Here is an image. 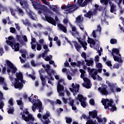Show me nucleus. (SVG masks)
<instances>
[{"label": "nucleus", "instance_id": "obj_1", "mask_svg": "<svg viewBox=\"0 0 124 124\" xmlns=\"http://www.w3.org/2000/svg\"><path fill=\"white\" fill-rule=\"evenodd\" d=\"M8 39L9 41H6L8 45H10L13 50L15 49V52H18L20 50V44L19 43H15V39L12 36H9Z\"/></svg>", "mask_w": 124, "mask_h": 124}, {"label": "nucleus", "instance_id": "obj_2", "mask_svg": "<svg viewBox=\"0 0 124 124\" xmlns=\"http://www.w3.org/2000/svg\"><path fill=\"white\" fill-rule=\"evenodd\" d=\"M6 63L7 64V66H8L7 70L8 74H9L10 72H12V74H15L16 73V71L18 70V69H17V68L14 66L13 63L8 60H6Z\"/></svg>", "mask_w": 124, "mask_h": 124}, {"label": "nucleus", "instance_id": "obj_3", "mask_svg": "<svg viewBox=\"0 0 124 124\" xmlns=\"http://www.w3.org/2000/svg\"><path fill=\"white\" fill-rule=\"evenodd\" d=\"M36 109H39V112L41 113L43 108H42V102L40 100H38V103H34L32 106V110L33 112H35Z\"/></svg>", "mask_w": 124, "mask_h": 124}, {"label": "nucleus", "instance_id": "obj_4", "mask_svg": "<svg viewBox=\"0 0 124 124\" xmlns=\"http://www.w3.org/2000/svg\"><path fill=\"white\" fill-rule=\"evenodd\" d=\"M43 2V3L44 4H45V5H47L49 7L50 9H51L53 12H55V13H57V14H60V11L58 10V7H57V5H52V6L51 4H50V2L47 1V0H41Z\"/></svg>", "mask_w": 124, "mask_h": 124}, {"label": "nucleus", "instance_id": "obj_5", "mask_svg": "<svg viewBox=\"0 0 124 124\" xmlns=\"http://www.w3.org/2000/svg\"><path fill=\"white\" fill-rule=\"evenodd\" d=\"M62 9H66L69 12V13H72L74 12L77 7L74 4H70V5H63L61 7Z\"/></svg>", "mask_w": 124, "mask_h": 124}, {"label": "nucleus", "instance_id": "obj_6", "mask_svg": "<svg viewBox=\"0 0 124 124\" xmlns=\"http://www.w3.org/2000/svg\"><path fill=\"white\" fill-rule=\"evenodd\" d=\"M80 78L83 79V80L85 82V84L82 83L83 87L86 89H91V86L90 85H91V80H90L88 78H85V74H81Z\"/></svg>", "mask_w": 124, "mask_h": 124}, {"label": "nucleus", "instance_id": "obj_7", "mask_svg": "<svg viewBox=\"0 0 124 124\" xmlns=\"http://www.w3.org/2000/svg\"><path fill=\"white\" fill-rule=\"evenodd\" d=\"M22 118L25 122H27V124H33L34 118L32 117L31 114H29L28 117H26L25 114H23Z\"/></svg>", "mask_w": 124, "mask_h": 124}, {"label": "nucleus", "instance_id": "obj_8", "mask_svg": "<svg viewBox=\"0 0 124 124\" xmlns=\"http://www.w3.org/2000/svg\"><path fill=\"white\" fill-rule=\"evenodd\" d=\"M37 1L38 4H40L41 6H36L35 7L33 6L34 9L36 10H41V11H44V12H46V11H47L48 7L44 5L41 4V1H40V0H37V1Z\"/></svg>", "mask_w": 124, "mask_h": 124}, {"label": "nucleus", "instance_id": "obj_9", "mask_svg": "<svg viewBox=\"0 0 124 124\" xmlns=\"http://www.w3.org/2000/svg\"><path fill=\"white\" fill-rule=\"evenodd\" d=\"M94 70V69H91V67H90L87 68V71L89 72L93 79V80H96V75H97L98 72L97 70H96L95 71L93 72Z\"/></svg>", "mask_w": 124, "mask_h": 124}, {"label": "nucleus", "instance_id": "obj_10", "mask_svg": "<svg viewBox=\"0 0 124 124\" xmlns=\"http://www.w3.org/2000/svg\"><path fill=\"white\" fill-rule=\"evenodd\" d=\"M78 98L80 102V105L83 108H86L87 107V103H86V102L85 100H86V98L84 97L83 95L78 94Z\"/></svg>", "mask_w": 124, "mask_h": 124}, {"label": "nucleus", "instance_id": "obj_11", "mask_svg": "<svg viewBox=\"0 0 124 124\" xmlns=\"http://www.w3.org/2000/svg\"><path fill=\"white\" fill-rule=\"evenodd\" d=\"M49 117H50V112L47 111L46 113L42 116V118L45 120V121L42 120V122H43V124H49V123H51V121H50V120L48 118Z\"/></svg>", "mask_w": 124, "mask_h": 124}, {"label": "nucleus", "instance_id": "obj_12", "mask_svg": "<svg viewBox=\"0 0 124 124\" xmlns=\"http://www.w3.org/2000/svg\"><path fill=\"white\" fill-rule=\"evenodd\" d=\"M44 15L45 16V19L48 23H49L50 24H52V25H53L54 26H56V20L54 18H53L51 16H48L46 14H44Z\"/></svg>", "mask_w": 124, "mask_h": 124}, {"label": "nucleus", "instance_id": "obj_13", "mask_svg": "<svg viewBox=\"0 0 124 124\" xmlns=\"http://www.w3.org/2000/svg\"><path fill=\"white\" fill-rule=\"evenodd\" d=\"M83 1H84L83 2ZM92 3V0H78V5H80L81 7H84V6H86V5H87L88 3Z\"/></svg>", "mask_w": 124, "mask_h": 124}, {"label": "nucleus", "instance_id": "obj_14", "mask_svg": "<svg viewBox=\"0 0 124 124\" xmlns=\"http://www.w3.org/2000/svg\"><path fill=\"white\" fill-rule=\"evenodd\" d=\"M5 98L3 97V93L1 91H0V109H2L4 107V103H3V100Z\"/></svg>", "mask_w": 124, "mask_h": 124}, {"label": "nucleus", "instance_id": "obj_15", "mask_svg": "<svg viewBox=\"0 0 124 124\" xmlns=\"http://www.w3.org/2000/svg\"><path fill=\"white\" fill-rule=\"evenodd\" d=\"M16 1H20L19 3L21 6H23V8H25L26 9H28V8H29V4L28 3L27 1L22 0H16Z\"/></svg>", "mask_w": 124, "mask_h": 124}, {"label": "nucleus", "instance_id": "obj_16", "mask_svg": "<svg viewBox=\"0 0 124 124\" xmlns=\"http://www.w3.org/2000/svg\"><path fill=\"white\" fill-rule=\"evenodd\" d=\"M98 91L102 94V95H108V91L106 87H99Z\"/></svg>", "mask_w": 124, "mask_h": 124}, {"label": "nucleus", "instance_id": "obj_17", "mask_svg": "<svg viewBox=\"0 0 124 124\" xmlns=\"http://www.w3.org/2000/svg\"><path fill=\"white\" fill-rule=\"evenodd\" d=\"M14 87L15 89H18L19 90H21L23 89L24 85H23V83L20 82L19 80H16L14 84Z\"/></svg>", "mask_w": 124, "mask_h": 124}, {"label": "nucleus", "instance_id": "obj_18", "mask_svg": "<svg viewBox=\"0 0 124 124\" xmlns=\"http://www.w3.org/2000/svg\"><path fill=\"white\" fill-rule=\"evenodd\" d=\"M16 79H15V81L18 80L23 82V74L22 73H16Z\"/></svg>", "mask_w": 124, "mask_h": 124}, {"label": "nucleus", "instance_id": "obj_19", "mask_svg": "<svg viewBox=\"0 0 124 124\" xmlns=\"http://www.w3.org/2000/svg\"><path fill=\"white\" fill-rule=\"evenodd\" d=\"M57 27L59 28L61 31H63V32H64L65 33H66V32H67V29H66V27L63 26V25L62 24H58Z\"/></svg>", "mask_w": 124, "mask_h": 124}, {"label": "nucleus", "instance_id": "obj_20", "mask_svg": "<svg viewBox=\"0 0 124 124\" xmlns=\"http://www.w3.org/2000/svg\"><path fill=\"white\" fill-rule=\"evenodd\" d=\"M112 57L114 59V61L115 62H119L120 63H123V59L121 57H119L115 54L112 53Z\"/></svg>", "mask_w": 124, "mask_h": 124}, {"label": "nucleus", "instance_id": "obj_21", "mask_svg": "<svg viewBox=\"0 0 124 124\" xmlns=\"http://www.w3.org/2000/svg\"><path fill=\"white\" fill-rule=\"evenodd\" d=\"M22 22L25 26L26 27H31V23L30 22V21H29V19L28 18H26L25 20L22 19Z\"/></svg>", "mask_w": 124, "mask_h": 124}, {"label": "nucleus", "instance_id": "obj_22", "mask_svg": "<svg viewBox=\"0 0 124 124\" xmlns=\"http://www.w3.org/2000/svg\"><path fill=\"white\" fill-rule=\"evenodd\" d=\"M76 86H75L74 83L72 84V87L73 89H74L75 93H79V88H80V85L76 83ZM76 89H77V90H76Z\"/></svg>", "mask_w": 124, "mask_h": 124}, {"label": "nucleus", "instance_id": "obj_23", "mask_svg": "<svg viewBox=\"0 0 124 124\" xmlns=\"http://www.w3.org/2000/svg\"><path fill=\"white\" fill-rule=\"evenodd\" d=\"M74 46L76 48L77 51L78 52H80V50H81V48H82V46L80 45L77 42L75 41L74 42Z\"/></svg>", "mask_w": 124, "mask_h": 124}, {"label": "nucleus", "instance_id": "obj_24", "mask_svg": "<svg viewBox=\"0 0 124 124\" xmlns=\"http://www.w3.org/2000/svg\"><path fill=\"white\" fill-rule=\"evenodd\" d=\"M89 116H91L92 119H95L97 117V111H89Z\"/></svg>", "mask_w": 124, "mask_h": 124}, {"label": "nucleus", "instance_id": "obj_25", "mask_svg": "<svg viewBox=\"0 0 124 124\" xmlns=\"http://www.w3.org/2000/svg\"><path fill=\"white\" fill-rule=\"evenodd\" d=\"M64 90V87L63 85H62L61 83H58L57 85V92L58 93H60V92H62Z\"/></svg>", "mask_w": 124, "mask_h": 124}, {"label": "nucleus", "instance_id": "obj_26", "mask_svg": "<svg viewBox=\"0 0 124 124\" xmlns=\"http://www.w3.org/2000/svg\"><path fill=\"white\" fill-rule=\"evenodd\" d=\"M109 101V99H104L103 100H102L101 102L104 106L105 109H108V106H107V102Z\"/></svg>", "mask_w": 124, "mask_h": 124}, {"label": "nucleus", "instance_id": "obj_27", "mask_svg": "<svg viewBox=\"0 0 124 124\" xmlns=\"http://www.w3.org/2000/svg\"><path fill=\"white\" fill-rule=\"evenodd\" d=\"M85 62H86V65L88 66H93V60H88L85 59Z\"/></svg>", "mask_w": 124, "mask_h": 124}, {"label": "nucleus", "instance_id": "obj_28", "mask_svg": "<svg viewBox=\"0 0 124 124\" xmlns=\"http://www.w3.org/2000/svg\"><path fill=\"white\" fill-rule=\"evenodd\" d=\"M117 7V6L114 4V3L112 4V5L110 6V12L111 13H113V12H116L117 10H116V8Z\"/></svg>", "mask_w": 124, "mask_h": 124}, {"label": "nucleus", "instance_id": "obj_29", "mask_svg": "<svg viewBox=\"0 0 124 124\" xmlns=\"http://www.w3.org/2000/svg\"><path fill=\"white\" fill-rule=\"evenodd\" d=\"M116 54V55H119L120 54V50L118 48H113L112 50L111 55L113 56V54Z\"/></svg>", "mask_w": 124, "mask_h": 124}, {"label": "nucleus", "instance_id": "obj_30", "mask_svg": "<svg viewBox=\"0 0 124 124\" xmlns=\"http://www.w3.org/2000/svg\"><path fill=\"white\" fill-rule=\"evenodd\" d=\"M85 17H86V18H89L91 19L92 18V16H93V14L92 13L91 11H89L87 13H86V14L84 15Z\"/></svg>", "mask_w": 124, "mask_h": 124}, {"label": "nucleus", "instance_id": "obj_31", "mask_svg": "<svg viewBox=\"0 0 124 124\" xmlns=\"http://www.w3.org/2000/svg\"><path fill=\"white\" fill-rule=\"evenodd\" d=\"M107 106H108V108H109V107H111V106H112L113 105V104H114V101H113L112 99H108V101L107 102Z\"/></svg>", "mask_w": 124, "mask_h": 124}, {"label": "nucleus", "instance_id": "obj_32", "mask_svg": "<svg viewBox=\"0 0 124 124\" xmlns=\"http://www.w3.org/2000/svg\"><path fill=\"white\" fill-rule=\"evenodd\" d=\"M22 37H23V35L22 36H21L20 35H16V39H17V40L19 41L20 43H22V42H23V39H22Z\"/></svg>", "mask_w": 124, "mask_h": 124}, {"label": "nucleus", "instance_id": "obj_33", "mask_svg": "<svg viewBox=\"0 0 124 124\" xmlns=\"http://www.w3.org/2000/svg\"><path fill=\"white\" fill-rule=\"evenodd\" d=\"M33 6H41V5L37 3V1H35L34 0H30Z\"/></svg>", "mask_w": 124, "mask_h": 124}, {"label": "nucleus", "instance_id": "obj_34", "mask_svg": "<svg viewBox=\"0 0 124 124\" xmlns=\"http://www.w3.org/2000/svg\"><path fill=\"white\" fill-rule=\"evenodd\" d=\"M108 110H110V111L114 112V111H116L117 107H116V105H112V106L110 107V108H108Z\"/></svg>", "mask_w": 124, "mask_h": 124}, {"label": "nucleus", "instance_id": "obj_35", "mask_svg": "<svg viewBox=\"0 0 124 124\" xmlns=\"http://www.w3.org/2000/svg\"><path fill=\"white\" fill-rule=\"evenodd\" d=\"M40 79L42 81V86H45V85H46V80H45V78L43 77V76H41Z\"/></svg>", "mask_w": 124, "mask_h": 124}, {"label": "nucleus", "instance_id": "obj_36", "mask_svg": "<svg viewBox=\"0 0 124 124\" xmlns=\"http://www.w3.org/2000/svg\"><path fill=\"white\" fill-rule=\"evenodd\" d=\"M17 11L18 12V14L20 15V16H24V11L22 9L20 8L19 7L17 8Z\"/></svg>", "mask_w": 124, "mask_h": 124}, {"label": "nucleus", "instance_id": "obj_37", "mask_svg": "<svg viewBox=\"0 0 124 124\" xmlns=\"http://www.w3.org/2000/svg\"><path fill=\"white\" fill-rule=\"evenodd\" d=\"M48 52H50V49H47L44 50V52L42 54V58L44 59V57H45V55H47L48 54Z\"/></svg>", "mask_w": 124, "mask_h": 124}, {"label": "nucleus", "instance_id": "obj_38", "mask_svg": "<svg viewBox=\"0 0 124 124\" xmlns=\"http://www.w3.org/2000/svg\"><path fill=\"white\" fill-rule=\"evenodd\" d=\"M9 107L10 108L7 111V112L8 113V114H13L14 113V108L12 107L11 108L10 107Z\"/></svg>", "mask_w": 124, "mask_h": 124}, {"label": "nucleus", "instance_id": "obj_39", "mask_svg": "<svg viewBox=\"0 0 124 124\" xmlns=\"http://www.w3.org/2000/svg\"><path fill=\"white\" fill-rule=\"evenodd\" d=\"M110 44H117V39H111L110 40Z\"/></svg>", "mask_w": 124, "mask_h": 124}, {"label": "nucleus", "instance_id": "obj_40", "mask_svg": "<svg viewBox=\"0 0 124 124\" xmlns=\"http://www.w3.org/2000/svg\"><path fill=\"white\" fill-rule=\"evenodd\" d=\"M1 66L3 67L1 71L2 74H5L6 73V67H3L2 65H1Z\"/></svg>", "mask_w": 124, "mask_h": 124}, {"label": "nucleus", "instance_id": "obj_41", "mask_svg": "<svg viewBox=\"0 0 124 124\" xmlns=\"http://www.w3.org/2000/svg\"><path fill=\"white\" fill-rule=\"evenodd\" d=\"M86 124H96L93 120H89L86 122Z\"/></svg>", "mask_w": 124, "mask_h": 124}, {"label": "nucleus", "instance_id": "obj_42", "mask_svg": "<svg viewBox=\"0 0 124 124\" xmlns=\"http://www.w3.org/2000/svg\"><path fill=\"white\" fill-rule=\"evenodd\" d=\"M52 55H50L49 57L47 56L46 58H44V59L45 60L46 62H49V61H51V59H52Z\"/></svg>", "mask_w": 124, "mask_h": 124}, {"label": "nucleus", "instance_id": "obj_43", "mask_svg": "<svg viewBox=\"0 0 124 124\" xmlns=\"http://www.w3.org/2000/svg\"><path fill=\"white\" fill-rule=\"evenodd\" d=\"M76 21H77L78 23H81V22H82V19L81 18V16H78L76 18Z\"/></svg>", "mask_w": 124, "mask_h": 124}, {"label": "nucleus", "instance_id": "obj_44", "mask_svg": "<svg viewBox=\"0 0 124 124\" xmlns=\"http://www.w3.org/2000/svg\"><path fill=\"white\" fill-rule=\"evenodd\" d=\"M82 58H83L84 59H85V61L87 59V54H86L85 52H82L81 55Z\"/></svg>", "mask_w": 124, "mask_h": 124}, {"label": "nucleus", "instance_id": "obj_45", "mask_svg": "<svg viewBox=\"0 0 124 124\" xmlns=\"http://www.w3.org/2000/svg\"><path fill=\"white\" fill-rule=\"evenodd\" d=\"M66 124H69L70 123H72V119L70 118H67L66 119Z\"/></svg>", "mask_w": 124, "mask_h": 124}, {"label": "nucleus", "instance_id": "obj_46", "mask_svg": "<svg viewBox=\"0 0 124 124\" xmlns=\"http://www.w3.org/2000/svg\"><path fill=\"white\" fill-rule=\"evenodd\" d=\"M42 49L41 45L37 44V51H40Z\"/></svg>", "mask_w": 124, "mask_h": 124}, {"label": "nucleus", "instance_id": "obj_47", "mask_svg": "<svg viewBox=\"0 0 124 124\" xmlns=\"http://www.w3.org/2000/svg\"><path fill=\"white\" fill-rule=\"evenodd\" d=\"M88 45V43L86 42H84V44L82 45L81 46L84 48V50L86 51L87 50V46Z\"/></svg>", "mask_w": 124, "mask_h": 124}, {"label": "nucleus", "instance_id": "obj_48", "mask_svg": "<svg viewBox=\"0 0 124 124\" xmlns=\"http://www.w3.org/2000/svg\"><path fill=\"white\" fill-rule=\"evenodd\" d=\"M106 64L108 65V66H109V67H110V68H111L112 65V63H111V61H107L106 62Z\"/></svg>", "mask_w": 124, "mask_h": 124}, {"label": "nucleus", "instance_id": "obj_49", "mask_svg": "<svg viewBox=\"0 0 124 124\" xmlns=\"http://www.w3.org/2000/svg\"><path fill=\"white\" fill-rule=\"evenodd\" d=\"M9 104H10V106H13L14 104L13 103V99L11 98L9 100Z\"/></svg>", "mask_w": 124, "mask_h": 124}, {"label": "nucleus", "instance_id": "obj_50", "mask_svg": "<svg viewBox=\"0 0 124 124\" xmlns=\"http://www.w3.org/2000/svg\"><path fill=\"white\" fill-rule=\"evenodd\" d=\"M96 13H97V9H94L93 12H92V16H93V15H96Z\"/></svg>", "mask_w": 124, "mask_h": 124}, {"label": "nucleus", "instance_id": "obj_51", "mask_svg": "<svg viewBox=\"0 0 124 124\" xmlns=\"http://www.w3.org/2000/svg\"><path fill=\"white\" fill-rule=\"evenodd\" d=\"M31 49L34 50V51H36V49H35V48H36V45L32 44V43H31Z\"/></svg>", "mask_w": 124, "mask_h": 124}, {"label": "nucleus", "instance_id": "obj_52", "mask_svg": "<svg viewBox=\"0 0 124 124\" xmlns=\"http://www.w3.org/2000/svg\"><path fill=\"white\" fill-rule=\"evenodd\" d=\"M96 119L97 120L98 123H103V120L102 119H101L99 118V117L97 116L96 117Z\"/></svg>", "mask_w": 124, "mask_h": 124}, {"label": "nucleus", "instance_id": "obj_53", "mask_svg": "<svg viewBox=\"0 0 124 124\" xmlns=\"http://www.w3.org/2000/svg\"><path fill=\"white\" fill-rule=\"evenodd\" d=\"M46 101L48 102H50V104L51 105H52V106H54V104H55V102L49 99H47L46 100Z\"/></svg>", "mask_w": 124, "mask_h": 124}, {"label": "nucleus", "instance_id": "obj_54", "mask_svg": "<svg viewBox=\"0 0 124 124\" xmlns=\"http://www.w3.org/2000/svg\"><path fill=\"white\" fill-rule=\"evenodd\" d=\"M89 103L91 105H94V100H93V99H91L89 100Z\"/></svg>", "mask_w": 124, "mask_h": 124}, {"label": "nucleus", "instance_id": "obj_55", "mask_svg": "<svg viewBox=\"0 0 124 124\" xmlns=\"http://www.w3.org/2000/svg\"><path fill=\"white\" fill-rule=\"evenodd\" d=\"M96 66L97 68H102V64L99 62L96 65Z\"/></svg>", "mask_w": 124, "mask_h": 124}, {"label": "nucleus", "instance_id": "obj_56", "mask_svg": "<svg viewBox=\"0 0 124 124\" xmlns=\"http://www.w3.org/2000/svg\"><path fill=\"white\" fill-rule=\"evenodd\" d=\"M78 41L79 43H80V45H81V46L85 44V42H83V41H82V40H81V39L80 38H78Z\"/></svg>", "mask_w": 124, "mask_h": 124}, {"label": "nucleus", "instance_id": "obj_57", "mask_svg": "<svg viewBox=\"0 0 124 124\" xmlns=\"http://www.w3.org/2000/svg\"><path fill=\"white\" fill-rule=\"evenodd\" d=\"M69 104H70V105L71 106H74V99H72V100H70V102L69 103Z\"/></svg>", "mask_w": 124, "mask_h": 124}, {"label": "nucleus", "instance_id": "obj_58", "mask_svg": "<svg viewBox=\"0 0 124 124\" xmlns=\"http://www.w3.org/2000/svg\"><path fill=\"white\" fill-rule=\"evenodd\" d=\"M28 77H30V78H31L32 80H34L35 79V76H34L31 74L28 75Z\"/></svg>", "mask_w": 124, "mask_h": 124}, {"label": "nucleus", "instance_id": "obj_59", "mask_svg": "<svg viewBox=\"0 0 124 124\" xmlns=\"http://www.w3.org/2000/svg\"><path fill=\"white\" fill-rule=\"evenodd\" d=\"M16 31V29H15V28L12 27L10 28V32H12V33H14Z\"/></svg>", "mask_w": 124, "mask_h": 124}, {"label": "nucleus", "instance_id": "obj_60", "mask_svg": "<svg viewBox=\"0 0 124 124\" xmlns=\"http://www.w3.org/2000/svg\"><path fill=\"white\" fill-rule=\"evenodd\" d=\"M4 53V51H3V48L0 47V56H2V54Z\"/></svg>", "mask_w": 124, "mask_h": 124}, {"label": "nucleus", "instance_id": "obj_61", "mask_svg": "<svg viewBox=\"0 0 124 124\" xmlns=\"http://www.w3.org/2000/svg\"><path fill=\"white\" fill-rule=\"evenodd\" d=\"M16 102H17V105H19V106L20 105H22V103H23V102H22V100H17Z\"/></svg>", "mask_w": 124, "mask_h": 124}, {"label": "nucleus", "instance_id": "obj_62", "mask_svg": "<svg viewBox=\"0 0 124 124\" xmlns=\"http://www.w3.org/2000/svg\"><path fill=\"white\" fill-rule=\"evenodd\" d=\"M3 82H4V78L2 77H0V85L3 84Z\"/></svg>", "mask_w": 124, "mask_h": 124}, {"label": "nucleus", "instance_id": "obj_63", "mask_svg": "<svg viewBox=\"0 0 124 124\" xmlns=\"http://www.w3.org/2000/svg\"><path fill=\"white\" fill-rule=\"evenodd\" d=\"M95 62H99V56L98 55H96L95 57Z\"/></svg>", "mask_w": 124, "mask_h": 124}, {"label": "nucleus", "instance_id": "obj_64", "mask_svg": "<svg viewBox=\"0 0 124 124\" xmlns=\"http://www.w3.org/2000/svg\"><path fill=\"white\" fill-rule=\"evenodd\" d=\"M113 67V68L118 69L120 68V65L119 64H114Z\"/></svg>", "mask_w": 124, "mask_h": 124}]
</instances>
